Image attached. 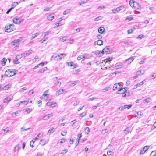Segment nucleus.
<instances>
[{
  "label": "nucleus",
  "instance_id": "obj_1",
  "mask_svg": "<svg viewBox=\"0 0 156 156\" xmlns=\"http://www.w3.org/2000/svg\"><path fill=\"white\" fill-rule=\"evenodd\" d=\"M121 84L119 83H115L114 84L113 87V90H116L117 89H119L116 92V94H121L122 93H120V91L122 90L123 88L121 87Z\"/></svg>",
  "mask_w": 156,
  "mask_h": 156
},
{
  "label": "nucleus",
  "instance_id": "obj_2",
  "mask_svg": "<svg viewBox=\"0 0 156 156\" xmlns=\"http://www.w3.org/2000/svg\"><path fill=\"white\" fill-rule=\"evenodd\" d=\"M15 29L14 25L12 24L7 25L5 28V30L6 32H10L13 31Z\"/></svg>",
  "mask_w": 156,
  "mask_h": 156
},
{
  "label": "nucleus",
  "instance_id": "obj_3",
  "mask_svg": "<svg viewBox=\"0 0 156 156\" xmlns=\"http://www.w3.org/2000/svg\"><path fill=\"white\" fill-rule=\"evenodd\" d=\"M124 6H121L117 8L116 9H114L112 10V12L114 13H116L120 11L123 10L124 9Z\"/></svg>",
  "mask_w": 156,
  "mask_h": 156
},
{
  "label": "nucleus",
  "instance_id": "obj_4",
  "mask_svg": "<svg viewBox=\"0 0 156 156\" xmlns=\"http://www.w3.org/2000/svg\"><path fill=\"white\" fill-rule=\"evenodd\" d=\"M22 19L18 17H16L13 19V22L15 24H20L21 23Z\"/></svg>",
  "mask_w": 156,
  "mask_h": 156
},
{
  "label": "nucleus",
  "instance_id": "obj_5",
  "mask_svg": "<svg viewBox=\"0 0 156 156\" xmlns=\"http://www.w3.org/2000/svg\"><path fill=\"white\" fill-rule=\"evenodd\" d=\"M53 58L55 60H59L62 59V57L59 55L55 54L52 56L51 58V60Z\"/></svg>",
  "mask_w": 156,
  "mask_h": 156
},
{
  "label": "nucleus",
  "instance_id": "obj_6",
  "mask_svg": "<svg viewBox=\"0 0 156 156\" xmlns=\"http://www.w3.org/2000/svg\"><path fill=\"white\" fill-rule=\"evenodd\" d=\"M93 53L98 57H100L103 55L102 51H101L97 50L93 52Z\"/></svg>",
  "mask_w": 156,
  "mask_h": 156
},
{
  "label": "nucleus",
  "instance_id": "obj_7",
  "mask_svg": "<svg viewBox=\"0 0 156 156\" xmlns=\"http://www.w3.org/2000/svg\"><path fill=\"white\" fill-rule=\"evenodd\" d=\"M13 97L12 96H9L6 97L3 100L4 103H7L12 100Z\"/></svg>",
  "mask_w": 156,
  "mask_h": 156
},
{
  "label": "nucleus",
  "instance_id": "obj_8",
  "mask_svg": "<svg viewBox=\"0 0 156 156\" xmlns=\"http://www.w3.org/2000/svg\"><path fill=\"white\" fill-rule=\"evenodd\" d=\"M102 51V52H103V54H104V53L106 54H108L110 52V51L109 50V48H108L107 47H106V48H104Z\"/></svg>",
  "mask_w": 156,
  "mask_h": 156
},
{
  "label": "nucleus",
  "instance_id": "obj_9",
  "mask_svg": "<svg viewBox=\"0 0 156 156\" xmlns=\"http://www.w3.org/2000/svg\"><path fill=\"white\" fill-rule=\"evenodd\" d=\"M94 44L95 45L97 44L98 45H101L103 44V41L101 40H98V41H95L94 42Z\"/></svg>",
  "mask_w": 156,
  "mask_h": 156
},
{
  "label": "nucleus",
  "instance_id": "obj_10",
  "mask_svg": "<svg viewBox=\"0 0 156 156\" xmlns=\"http://www.w3.org/2000/svg\"><path fill=\"white\" fill-rule=\"evenodd\" d=\"M134 58L133 57H130L125 60V62H128V64L131 63L134 60Z\"/></svg>",
  "mask_w": 156,
  "mask_h": 156
},
{
  "label": "nucleus",
  "instance_id": "obj_11",
  "mask_svg": "<svg viewBox=\"0 0 156 156\" xmlns=\"http://www.w3.org/2000/svg\"><path fill=\"white\" fill-rule=\"evenodd\" d=\"M133 7L136 9H141V7L140 5L136 2H135L134 6Z\"/></svg>",
  "mask_w": 156,
  "mask_h": 156
},
{
  "label": "nucleus",
  "instance_id": "obj_12",
  "mask_svg": "<svg viewBox=\"0 0 156 156\" xmlns=\"http://www.w3.org/2000/svg\"><path fill=\"white\" fill-rule=\"evenodd\" d=\"M54 18V16L53 14H50L47 17L48 20L49 21L52 20Z\"/></svg>",
  "mask_w": 156,
  "mask_h": 156
},
{
  "label": "nucleus",
  "instance_id": "obj_13",
  "mask_svg": "<svg viewBox=\"0 0 156 156\" xmlns=\"http://www.w3.org/2000/svg\"><path fill=\"white\" fill-rule=\"evenodd\" d=\"M9 131V129L8 128H7L5 129H2L1 131V133H2L5 134Z\"/></svg>",
  "mask_w": 156,
  "mask_h": 156
},
{
  "label": "nucleus",
  "instance_id": "obj_14",
  "mask_svg": "<svg viewBox=\"0 0 156 156\" xmlns=\"http://www.w3.org/2000/svg\"><path fill=\"white\" fill-rule=\"evenodd\" d=\"M20 148V145L19 144H18L16 145L15 146L14 149V152H16V151H18V150Z\"/></svg>",
  "mask_w": 156,
  "mask_h": 156
},
{
  "label": "nucleus",
  "instance_id": "obj_15",
  "mask_svg": "<svg viewBox=\"0 0 156 156\" xmlns=\"http://www.w3.org/2000/svg\"><path fill=\"white\" fill-rule=\"evenodd\" d=\"M16 74V73L14 71L12 70H11L10 69L9 76V77L12 76H13L15 75Z\"/></svg>",
  "mask_w": 156,
  "mask_h": 156
},
{
  "label": "nucleus",
  "instance_id": "obj_16",
  "mask_svg": "<svg viewBox=\"0 0 156 156\" xmlns=\"http://www.w3.org/2000/svg\"><path fill=\"white\" fill-rule=\"evenodd\" d=\"M145 72L144 70L142 72L141 70H140L137 71L136 72L137 75H138V76H141Z\"/></svg>",
  "mask_w": 156,
  "mask_h": 156
},
{
  "label": "nucleus",
  "instance_id": "obj_17",
  "mask_svg": "<svg viewBox=\"0 0 156 156\" xmlns=\"http://www.w3.org/2000/svg\"><path fill=\"white\" fill-rule=\"evenodd\" d=\"M135 2L133 0H130L129 1V4L131 7H133L134 6Z\"/></svg>",
  "mask_w": 156,
  "mask_h": 156
},
{
  "label": "nucleus",
  "instance_id": "obj_18",
  "mask_svg": "<svg viewBox=\"0 0 156 156\" xmlns=\"http://www.w3.org/2000/svg\"><path fill=\"white\" fill-rule=\"evenodd\" d=\"M105 30V29L103 27H100L98 29V31L100 33H103Z\"/></svg>",
  "mask_w": 156,
  "mask_h": 156
},
{
  "label": "nucleus",
  "instance_id": "obj_19",
  "mask_svg": "<svg viewBox=\"0 0 156 156\" xmlns=\"http://www.w3.org/2000/svg\"><path fill=\"white\" fill-rule=\"evenodd\" d=\"M10 86L11 85H10L7 84L3 87L2 90H6L8 88H9L10 87Z\"/></svg>",
  "mask_w": 156,
  "mask_h": 156
},
{
  "label": "nucleus",
  "instance_id": "obj_20",
  "mask_svg": "<svg viewBox=\"0 0 156 156\" xmlns=\"http://www.w3.org/2000/svg\"><path fill=\"white\" fill-rule=\"evenodd\" d=\"M130 130L131 128L127 127L125 130V133L126 134L129 133V132H131Z\"/></svg>",
  "mask_w": 156,
  "mask_h": 156
},
{
  "label": "nucleus",
  "instance_id": "obj_21",
  "mask_svg": "<svg viewBox=\"0 0 156 156\" xmlns=\"http://www.w3.org/2000/svg\"><path fill=\"white\" fill-rule=\"evenodd\" d=\"M20 103H21V105L23 104L24 105H27L29 103V101L28 100L23 101H20Z\"/></svg>",
  "mask_w": 156,
  "mask_h": 156
},
{
  "label": "nucleus",
  "instance_id": "obj_22",
  "mask_svg": "<svg viewBox=\"0 0 156 156\" xmlns=\"http://www.w3.org/2000/svg\"><path fill=\"white\" fill-rule=\"evenodd\" d=\"M151 101V99L150 98H148L145 99L144 100V103H148Z\"/></svg>",
  "mask_w": 156,
  "mask_h": 156
},
{
  "label": "nucleus",
  "instance_id": "obj_23",
  "mask_svg": "<svg viewBox=\"0 0 156 156\" xmlns=\"http://www.w3.org/2000/svg\"><path fill=\"white\" fill-rule=\"evenodd\" d=\"M47 69V67H45L41 69H40L39 71V72L41 73H43Z\"/></svg>",
  "mask_w": 156,
  "mask_h": 156
},
{
  "label": "nucleus",
  "instance_id": "obj_24",
  "mask_svg": "<svg viewBox=\"0 0 156 156\" xmlns=\"http://www.w3.org/2000/svg\"><path fill=\"white\" fill-rule=\"evenodd\" d=\"M85 133L87 134H88L90 132V130L89 128L88 127H87L85 129Z\"/></svg>",
  "mask_w": 156,
  "mask_h": 156
},
{
  "label": "nucleus",
  "instance_id": "obj_25",
  "mask_svg": "<svg viewBox=\"0 0 156 156\" xmlns=\"http://www.w3.org/2000/svg\"><path fill=\"white\" fill-rule=\"evenodd\" d=\"M107 154L108 156L113 155V152L111 151H108L107 152Z\"/></svg>",
  "mask_w": 156,
  "mask_h": 156
},
{
  "label": "nucleus",
  "instance_id": "obj_26",
  "mask_svg": "<svg viewBox=\"0 0 156 156\" xmlns=\"http://www.w3.org/2000/svg\"><path fill=\"white\" fill-rule=\"evenodd\" d=\"M9 71L10 69H8L5 71V76L9 77Z\"/></svg>",
  "mask_w": 156,
  "mask_h": 156
},
{
  "label": "nucleus",
  "instance_id": "obj_27",
  "mask_svg": "<svg viewBox=\"0 0 156 156\" xmlns=\"http://www.w3.org/2000/svg\"><path fill=\"white\" fill-rule=\"evenodd\" d=\"M18 59L16 57L13 60V63L14 64H18L20 63V62H18Z\"/></svg>",
  "mask_w": 156,
  "mask_h": 156
},
{
  "label": "nucleus",
  "instance_id": "obj_28",
  "mask_svg": "<svg viewBox=\"0 0 156 156\" xmlns=\"http://www.w3.org/2000/svg\"><path fill=\"white\" fill-rule=\"evenodd\" d=\"M130 93L129 92L126 91L124 93L123 95H122V97L128 96L129 95Z\"/></svg>",
  "mask_w": 156,
  "mask_h": 156
},
{
  "label": "nucleus",
  "instance_id": "obj_29",
  "mask_svg": "<svg viewBox=\"0 0 156 156\" xmlns=\"http://www.w3.org/2000/svg\"><path fill=\"white\" fill-rule=\"evenodd\" d=\"M40 144H42V145H44L46 144V141L45 139H42L40 141Z\"/></svg>",
  "mask_w": 156,
  "mask_h": 156
},
{
  "label": "nucleus",
  "instance_id": "obj_30",
  "mask_svg": "<svg viewBox=\"0 0 156 156\" xmlns=\"http://www.w3.org/2000/svg\"><path fill=\"white\" fill-rule=\"evenodd\" d=\"M62 93V92H61V89H59L57 90L56 92V94L57 95H59Z\"/></svg>",
  "mask_w": 156,
  "mask_h": 156
},
{
  "label": "nucleus",
  "instance_id": "obj_31",
  "mask_svg": "<svg viewBox=\"0 0 156 156\" xmlns=\"http://www.w3.org/2000/svg\"><path fill=\"white\" fill-rule=\"evenodd\" d=\"M124 67L123 65V64H120L119 65H117L115 66V67L116 69H119L120 68H122Z\"/></svg>",
  "mask_w": 156,
  "mask_h": 156
},
{
  "label": "nucleus",
  "instance_id": "obj_32",
  "mask_svg": "<svg viewBox=\"0 0 156 156\" xmlns=\"http://www.w3.org/2000/svg\"><path fill=\"white\" fill-rule=\"evenodd\" d=\"M18 3L17 2H13L12 5V7H14H14H15L16 6V5H18Z\"/></svg>",
  "mask_w": 156,
  "mask_h": 156
},
{
  "label": "nucleus",
  "instance_id": "obj_33",
  "mask_svg": "<svg viewBox=\"0 0 156 156\" xmlns=\"http://www.w3.org/2000/svg\"><path fill=\"white\" fill-rule=\"evenodd\" d=\"M156 155V151H152L150 154V156H155Z\"/></svg>",
  "mask_w": 156,
  "mask_h": 156
},
{
  "label": "nucleus",
  "instance_id": "obj_34",
  "mask_svg": "<svg viewBox=\"0 0 156 156\" xmlns=\"http://www.w3.org/2000/svg\"><path fill=\"white\" fill-rule=\"evenodd\" d=\"M102 16H99L98 17L95 18L94 19V21H98L99 20H102Z\"/></svg>",
  "mask_w": 156,
  "mask_h": 156
},
{
  "label": "nucleus",
  "instance_id": "obj_35",
  "mask_svg": "<svg viewBox=\"0 0 156 156\" xmlns=\"http://www.w3.org/2000/svg\"><path fill=\"white\" fill-rule=\"evenodd\" d=\"M7 60V59L5 58H4L2 59V62L4 63V65H3V66H5V65Z\"/></svg>",
  "mask_w": 156,
  "mask_h": 156
},
{
  "label": "nucleus",
  "instance_id": "obj_36",
  "mask_svg": "<svg viewBox=\"0 0 156 156\" xmlns=\"http://www.w3.org/2000/svg\"><path fill=\"white\" fill-rule=\"evenodd\" d=\"M32 110V109L30 108H28L25 109V111L27 112V113H30Z\"/></svg>",
  "mask_w": 156,
  "mask_h": 156
},
{
  "label": "nucleus",
  "instance_id": "obj_37",
  "mask_svg": "<svg viewBox=\"0 0 156 156\" xmlns=\"http://www.w3.org/2000/svg\"><path fill=\"white\" fill-rule=\"evenodd\" d=\"M88 1L89 0H83L81 1L80 2H79V4L81 5L83 4L87 3L88 2Z\"/></svg>",
  "mask_w": 156,
  "mask_h": 156
},
{
  "label": "nucleus",
  "instance_id": "obj_38",
  "mask_svg": "<svg viewBox=\"0 0 156 156\" xmlns=\"http://www.w3.org/2000/svg\"><path fill=\"white\" fill-rule=\"evenodd\" d=\"M149 147L150 146H146L143 147V149L145 152L149 149Z\"/></svg>",
  "mask_w": 156,
  "mask_h": 156
},
{
  "label": "nucleus",
  "instance_id": "obj_39",
  "mask_svg": "<svg viewBox=\"0 0 156 156\" xmlns=\"http://www.w3.org/2000/svg\"><path fill=\"white\" fill-rule=\"evenodd\" d=\"M112 58L111 59L110 58H106L105 59L104 61L105 62H110L112 60Z\"/></svg>",
  "mask_w": 156,
  "mask_h": 156
},
{
  "label": "nucleus",
  "instance_id": "obj_40",
  "mask_svg": "<svg viewBox=\"0 0 156 156\" xmlns=\"http://www.w3.org/2000/svg\"><path fill=\"white\" fill-rule=\"evenodd\" d=\"M69 10V9H67L63 13V15H66V14L69 13L70 12Z\"/></svg>",
  "mask_w": 156,
  "mask_h": 156
},
{
  "label": "nucleus",
  "instance_id": "obj_41",
  "mask_svg": "<svg viewBox=\"0 0 156 156\" xmlns=\"http://www.w3.org/2000/svg\"><path fill=\"white\" fill-rule=\"evenodd\" d=\"M39 34L38 33H36L35 34L32 35V39L35 38L36 36L39 35Z\"/></svg>",
  "mask_w": 156,
  "mask_h": 156
},
{
  "label": "nucleus",
  "instance_id": "obj_42",
  "mask_svg": "<svg viewBox=\"0 0 156 156\" xmlns=\"http://www.w3.org/2000/svg\"><path fill=\"white\" fill-rule=\"evenodd\" d=\"M67 37H64L62 38H61L60 40L62 42H64L66 40Z\"/></svg>",
  "mask_w": 156,
  "mask_h": 156
},
{
  "label": "nucleus",
  "instance_id": "obj_43",
  "mask_svg": "<svg viewBox=\"0 0 156 156\" xmlns=\"http://www.w3.org/2000/svg\"><path fill=\"white\" fill-rule=\"evenodd\" d=\"M32 50H30L29 51H28L27 52L26 54V56H28L31 53H32Z\"/></svg>",
  "mask_w": 156,
  "mask_h": 156
},
{
  "label": "nucleus",
  "instance_id": "obj_44",
  "mask_svg": "<svg viewBox=\"0 0 156 156\" xmlns=\"http://www.w3.org/2000/svg\"><path fill=\"white\" fill-rule=\"evenodd\" d=\"M36 140L34 139H33L31 141H30V146L33 148L34 147V146L33 145H31V143L32 142L33 144L35 141Z\"/></svg>",
  "mask_w": 156,
  "mask_h": 156
},
{
  "label": "nucleus",
  "instance_id": "obj_45",
  "mask_svg": "<svg viewBox=\"0 0 156 156\" xmlns=\"http://www.w3.org/2000/svg\"><path fill=\"white\" fill-rule=\"evenodd\" d=\"M67 133V131L66 130H63L62 131L61 133V135L63 136H65Z\"/></svg>",
  "mask_w": 156,
  "mask_h": 156
},
{
  "label": "nucleus",
  "instance_id": "obj_46",
  "mask_svg": "<svg viewBox=\"0 0 156 156\" xmlns=\"http://www.w3.org/2000/svg\"><path fill=\"white\" fill-rule=\"evenodd\" d=\"M23 54H21L20 55H17V56H16V58H17L18 59H20L21 58L23 57Z\"/></svg>",
  "mask_w": 156,
  "mask_h": 156
},
{
  "label": "nucleus",
  "instance_id": "obj_47",
  "mask_svg": "<svg viewBox=\"0 0 156 156\" xmlns=\"http://www.w3.org/2000/svg\"><path fill=\"white\" fill-rule=\"evenodd\" d=\"M60 142L61 143H63L66 141V139H62L60 140H59Z\"/></svg>",
  "mask_w": 156,
  "mask_h": 156
},
{
  "label": "nucleus",
  "instance_id": "obj_48",
  "mask_svg": "<svg viewBox=\"0 0 156 156\" xmlns=\"http://www.w3.org/2000/svg\"><path fill=\"white\" fill-rule=\"evenodd\" d=\"M82 137V134L81 133H79L78 134V137H79V139L78 140V144L79 143V140L80 139L81 137Z\"/></svg>",
  "mask_w": 156,
  "mask_h": 156
},
{
  "label": "nucleus",
  "instance_id": "obj_49",
  "mask_svg": "<svg viewBox=\"0 0 156 156\" xmlns=\"http://www.w3.org/2000/svg\"><path fill=\"white\" fill-rule=\"evenodd\" d=\"M43 33L44 34V36L45 37V36H46V35H48L50 34L51 31H47L45 32H44Z\"/></svg>",
  "mask_w": 156,
  "mask_h": 156
},
{
  "label": "nucleus",
  "instance_id": "obj_50",
  "mask_svg": "<svg viewBox=\"0 0 156 156\" xmlns=\"http://www.w3.org/2000/svg\"><path fill=\"white\" fill-rule=\"evenodd\" d=\"M49 115H46L44 117L43 119L44 120H47L49 118Z\"/></svg>",
  "mask_w": 156,
  "mask_h": 156
},
{
  "label": "nucleus",
  "instance_id": "obj_51",
  "mask_svg": "<svg viewBox=\"0 0 156 156\" xmlns=\"http://www.w3.org/2000/svg\"><path fill=\"white\" fill-rule=\"evenodd\" d=\"M53 129L54 128H52L51 129L49 130L48 131V133H52L54 131L53 130Z\"/></svg>",
  "mask_w": 156,
  "mask_h": 156
},
{
  "label": "nucleus",
  "instance_id": "obj_52",
  "mask_svg": "<svg viewBox=\"0 0 156 156\" xmlns=\"http://www.w3.org/2000/svg\"><path fill=\"white\" fill-rule=\"evenodd\" d=\"M144 36V35L140 34L137 37V38H140V39H142L143 38V37Z\"/></svg>",
  "mask_w": 156,
  "mask_h": 156
},
{
  "label": "nucleus",
  "instance_id": "obj_53",
  "mask_svg": "<svg viewBox=\"0 0 156 156\" xmlns=\"http://www.w3.org/2000/svg\"><path fill=\"white\" fill-rule=\"evenodd\" d=\"M83 29V28L82 27L81 28H78L76 29L75 30H76L77 31V32H79L81 30H82Z\"/></svg>",
  "mask_w": 156,
  "mask_h": 156
},
{
  "label": "nucleus",
  "instance_id": "obj_54",
  "mask_svg": "<svg viewBox=\"0 0 156 156\" xmlns=\"http://www.w3.org/2000/svg\"><path fill=\"white\" fill-rule=\"evenodd\" d=\"M38 59V56H36L34 58H33L32 60L34 62H35Z\"/></svg>",
  "mask_w": 156,
  "mask_h": 156
},
{
  "label": "nucleus",
  "instance_id": "obj_55",
  "mask_svg": "<svg viewBox=\"0 0 156 156\" xmlns=\"http://www.w3.org/2000/svg\"><path fill=\"white\" fill-rule=\"evenodd\" d=\"M51 100H50L46 104V105L48 106H51L52 102L51 101Z\"/></svg>",
  "mask_w": 156,
  "mask_h": 156
},
{
  "label": "nucleus",
  "instance_id": "obj_56",
  "mask_svg": "<svg viewBox=\"0 0 156 156\" xmlns=\"http://www.w3.org/2000/svg\"><path fill=\"white\" fill-rule=\"evenodd\" d=\"M133 31V30L132 29H130L128 30L127 33L128 34L132 33Z\"/></svg>",
  "mask_w": 156,
  "mask_h": 156
},
{
  "label": "nucleus",
  "instance_id": "obj_57",
  "mask_svg": "<svg viewBox=\"0 0 156 156\" xmlns=\"http://www.w3.org/2000/svg\"><path fill=\"white\" fill-rule=\"evenodd\" d=\"M77 83V81H74L73 82V83H71L70 84V85L71 86H72V87H73L74 86H75L76 83Z\"/></svg>",
  "mask_w": 156,
  "mask_h": 156
},
{
  "label": "nucleus",
  "instance_id": "obj_58",
  "mask_svg": "<svg viewBox=\"0 0 156 156\" xmlns=\"http://www.w3.org/2000/svg\"><path fill=\"white\" fill-rule=\"evenodd\" d=\"M14 9V7H11L10 9H9V10H7V12H6V14H8L11 11Z\"/></svg>",
  "mask_w": 156,
  "mask_h": 156
},
{
  "label": "nucleus",
  "instance_id": "obj_59",
  "mask_svg": "<svg viewBox=\"0 0 156 156\" xmlns=\"http://www.w3.org/2000/svg\"><path fill=\"white\" fill-rule=\"evenodd\" d=\"M98 99V98L94 97H92V98H90L88 100H90V101H93V100H94V99Z\"/></svg>",
  "mask_w": 156,
  "mask_h": 156
},
{
  "label": "nucleus",
  "instance_id": "obj_60",
  "mask_svg": "<svg viewBox=\"0 0 156 156\" xmlns=\"http://www.w3.org/2000/svg\"><path fill=\"white\" fill-rule=\"evenodd\" d=\"M67 151H68V150L66 149L63 150H62V152H61V154H65V153H66L67 152Z\"/></svg>",
  "mask_w": 156,
  "mask_h": 156
},
{
  "label": "nucleus",
  "instance_id": "obj_61",
  "mask_svg": "<svg viewBox=\"0 0 156 156\" xmlns=\"http://www.w3.org/2000/svg\"><path fill=\"white\" fill-rule=\"evenodd\" d=\"M55 85H58L59 86H60L61 84V83L60 82L58 81L56 83H55L54 84Z\"/></svg>",
  "mask_w": 156,
  "mask_h": 156
},
{
  "label": "nucleus",
  "instance_id": "obj_62",
  "mask_svg": "<svg viewBox=\"0 0 156 156\" xmlns=\"http://www.w3.org/2000/svg\"><path fill=\"white\" fill-rule=\"evenodd\" d=\"M133 19V17H127L126 18V20H129V21Z\"/></svg>",
  "mask_w": 156,
  "mask_h": 156
},
{
  "label": "nucleus",
  "instance_id": "obj_63",
  "mask_svg": "<svg viewBox=\"0 0 156 156\" xmlns=\"http://www.w3.org/2000/svg\"><path fill=\"white\" fill-rule=\"evenodd\" d=\"M82 57H83L82 55H79L77 57V59L79 60H80L81 59H82Z\"/></svg>",
  "mask_w": 156,
  "mask_h": 156
},
{
  "label": "nucleus",
  "instance_id": "obj_64",
  "mask_svg": "<svg viewBox=\"0 0 156 156\" xmlns=\"http://www.w3.org/2000/svg\"><path fill=\"white\" fill-rule=\"evenodd\" d=\"M57 103L56 102H54L53 103H52L51 106L52 107H55L56 106Z\"/></svg>",
  "mask_w": 156,
  "mask_h": 156
}]
</instances>
